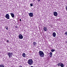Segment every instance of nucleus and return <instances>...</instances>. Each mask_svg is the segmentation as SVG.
Wrapping results in <instances>:
<instances>
[{
    "instance_id": "1",
    "label": "nucleus",
    "mask_w": 67,
    "mask_h": 67,
    "mask_svg": "<svg viewBox=\"0 0 67 67\" xmlns=\"http://www.w3.org/2000/svg\"><path fill=\"white\" fill-rule=\"evenodd\" d=\"M27 63L29 65H32L33 63V61L32 59H29L28 60L27 62Z\"/></svg>"
},
{
    "instance_id": "2",
    "label": "nucleus",
    "mask_w": 67,
    "mask_h": 67,
    "mask_svg": "<svg viewBox=\"0 0 67 67\" xmlns=\"http://www.w3.org/2000/svg\"><path fill=\"white\" fill-rule=\"evenodd\" d=\"M39 53V55L40 57H43L44 56V53L43 51H39L38 52Z\"/></svg>"
},
{
    "instance_id": "3",
    "label": "nucleus",
    "mask_w": 67,
    "mask_h": 67,
    "mask_svg": "<svg viewBox=\"0 0 67 67\" xmlns=\"http://www.w3.org/2000/svg\"><path fill=\"white\" fill-rule=\"evenodd\" d=\"M7 54L9 56V57L10 58L11 57H12V55H13V53L11 52H8L7 53Z\"/></svg>"
},
{
    "instance_id": "4",
    "label": "nucleus",
    "mask_w": 67,
    "mask_h": 67,
    "mask_svg": "<svg viewBox=\"0 0 67 67\" xmlns=\"http://www.w3.org/2000/svg\"><path fill=\"white\" fill-rule=\"evenodd\" d=\"M5 17L7 19H10V16L8 14H7L5 15Z\"/></svg>"
},
{
    "instance_id": "5",
    "label": "nucleus",
    "mask_w": 67,
    "mask_h": 67,
    "mask_svg": "<svg viewBox=\"0 0 67 67\" xmlns=\"http://www.w3.org/2000/svg\"><path fill=\"white\" fill-rule=\"evenodd\" d=\"M18 37L20 39H22V38H23V36L22 35H21V34H19L18 36Z\"/></svg>"
},
{
    "instance_id": "6",
    "label": "nucleus",
    "mask_w": 67,
    "mask_h": 67,
    "mask_svg": "<svg viewBox=\"0 0 67 67\" xmlns=\"http://www.w3.org/2000/svg\"><path fill=\"white\" fill-rule=\"evenodd\" d=\"M53 15H54V16H57L58 15V14L57 13V12H53Z\"/></svg>"
},
{
    "instance_id": "7",
    "label": "nucleus",
    "mask_w": 67,
    "mask_h": 67,
    "mask_svg": "<svg viewBox=\"0 0 67 67\" xmlns=\"http://www.w3.org/2000/svg\"><path fill=\"white\" fill-rule=\"evenodd\" d=\"M28 14L29 15V16H30V17H32L33 16V13H29Z\"/></svg>"
},
{
    "instance_id": "8",
    "label": "nucleus",
    "mask_w": 67,
    "mask_h": 67,
    "mask_svg": "<svg viewBox=\"0 0 67 67\" xmlns=\"http://www.w3.org/2000/svg\"><path fill=\"white\" fill-rule=\"evenodd\" d=\"M43 30L44 31H46H46H47V27H44L43 28Z\"/></svg>"
},
{
    "instance_id": "9",
    "label": "nucleus",
    "mask_w": 67,
    "mask_h": 67,
    "mask_svg": "<svg viewBox=\"0 0 67 67\" xmlns=\"http://www.w3.org/2000/svg\"><path fill=\"white\" fill-rule=\"evenodd\" d=\"M36 44H37V43H36V42H34L33 43V45L34 46H35V47H36Z\"/></svg>"
},
{
    "instance_id": "10",
    "label": "nucleus",
    "mask_w": 67,
    "mask_h": 67,
    "mask_svg": "<svg viewBox=\"0 0 67 67\" xmlns=\"http://www.w3.org/2000/svg\"><path fill=\"white\" fill-rule=\"evenodd\" d=\"M10 15H11V16H12V18H14V15L13 13H10Z\"/></svg>"
},
{
    "instance_id": "11",
    "label": "nucleus",
    "mask_w": 67,
    "mask_h": 67,
    "mask_svg": "<svg viewBox=\"0 0 67 67\" xmlns=\"http://www.w3.org/2000/svg\"><path fill=\"white\" fill-rule=\"evenodd\" d=\"M22 56L23 57H26V54L25 53H23L22 54Z\"/></svg>"
},
{
    "instance_id": "12",
    "label": "nucleus",
    "mask_w": 67,
    "mask_h": 67,
    "mask_svg": "<svg viewBox=\"0 0 67 67\" xmlns=\"http://www.w3.org/2000/svg\"><path fill=\"white\" fill-rule=\"evenodd\" d=\"M52 35L53 37H55L56 36V34L55 32H54L53 33Z\"/></svg>"
},
{
    "instance_id": "13",
    "label": "nucleus",
    "mask_w": 67,
    "mask_h": 67,
    "mask_svg": "<svg viewBox=\"0 0 67 67\" xmlns=\"http://www.w3.org/2000/svg\"><path fill=\"white\" fill-rule=\"evenodd\" d=\"M62 63L61 62L59 63L57 65V66H60L61 65V64H62Z\"/></svg>"
},
{
    "instance_id": "14",
    "label": "nucleus",
    "mask_w": 67,
    "mask_h": 67,
    "mask_svg": "<svg viewBox=\"0 0 67 67\" xmlns=\"http://www.w3.org/2000/svg\"><path fill=\"white\" fill-rule=\"evenodd\" d=\"M0 67H4V65L3 64H2L0 65Z\"/></svg>"
},
{
    "instance_id": "15",
    "label": "nucleus",
    "mask_w": 67,
    "mask_h": 67,
    "mask_svg": "<svg viewBox=\"0 0 67 67\" xmlns=\"http://www.w3.org/2000/svg\"><path fill=\"white\" fill-rule=\"evenodd\" d=\"M60 66L61 67H64V64H63V63H62L60 65Z\"/></svg>"
},
{
    "instance_id": "16",
    "label": "nucleus",
    "mask_w": 67,
    "mask_h": 67,
    "mask_svg": "<svg viewBox=\"0 0 67 67\" xmlns=\"http://www.w3.org/2000/svg\"><path fill=\"white\" fill-rule=\"evenodd\" d=\"M51 51L52 52H55V49H52Z\"/></svg>"
},
{
    "instance_id": "17",
    "label": "nucleus",
    "mask_w": 67,
    "mask_h": 67,
    "mask_svg": "<svg viewBox=\"0 0 67 67\" xmlns=\"http://www.w3.org/2000/svg\"><path fill=\"white\" fill-rule=\"evenodd\" d=\"M5 27L6 30H8V27L6 26Z\"/></svg>"
},
{
    "instance_id": "18",
    "label": "nucleus",
    "mask_w": 67,
    "mask_h": 67,
    "mask_svg": "<svg viewBox=\"0 0 67 67\" xmlns=\"http://www.w3.org/2000/svg\"><path fill=\"white\" fill-rule=\"evenodd\" d=\"M64 34H65V35H67V31L65 32V33H64Z\"/></svg>"
},
{
    "instance_id": "19",
    "label": "nucleus",
    "mask_w": 67,
    "mask_h": 67,
    "mask_svg": "<svg viewBox=\"0 0 67 67\" xmlns=\"http://www.w3.org/2000/svg\"><path fill=\"white\" fill-rule=\"evenodd\" d=\"M50 55H53L52 52H50Z\"/></svg>"
},
{
    "instance_id": "20",
    "label": "nucleus",
    "mask_w": 67,
    "mask_h": 67,
    "mask_svg": "<svg viewBox=\"0 0 67 67\" xmlns=\"http://www.w3.org/2000/svg\"><path fill=\"white\" fill-rule=\"evenodd\" d=\"M30 5L31 7H32V6H33V4L32 3L30 4Z\"/></svg>"
},
{
    "instance_id": "21",
    "label": "nucleus",
    "mask_w": 67,
    "mask_h": 67,
    "mask_svg": "<svg viewBox=\"0 0 67 67\" xmlns=\"http://www.w3.org/2000/svg\"><path fill=\"white\" fill-rule=\"evenodd\" d=\"M65 9L66 11H67V6H65Z\"/></svg>"
},
{
    "instance_id": "22",
    "label": "nucleus",
    "mask_w": 67,
    "mask_h": 67,
    "mask_svg": "<svg viewBox=\"0 0 67 67\" xmlns=\"http://www.w3.org/2000/svg\"><path fill=\"white\" fill-rule=\"evenodd\" d=\"M15 27L16 28H18V27L17 26H16Z\"/></svg>"
},
{
    "instance_id": "23",
    "label": "nucleus",
    "mask_w": 67,
    "mask_h": 67,
    "mask_svg": "<svg viewBox=\"0 0 67 67\" xmlns=\"http://www.w3.org/2000/svg\"><path fill=\"white\" fill-rule=\"evenodd\" d=\"M19 21H20V22H21V19H20Z\"/></svg>"
},
{
    "instance_id": "24",
    "label": "nucleus",
    "mask_w": 67,
    "mask_h": 67,
    "mask_svg": "<svg viewBox=\"0 0 67 67\" xmlns=\"http://www.w3.org/2000/svg\"><path fill=\"white\" fill-rule=\"evenodd\" d=\"M39 2L40 1H41V0H37Z\"/></svg>"
},
{
    "instance_id": "25",
    "label": "nucleus",
    "mask_w": 67,
    "mask_h": 67,
    "mask_svg": "<svg viewBox=\"0 0 67 67\" xmlns=\"http://www.w3.org/2000/svg\"><path fill=\"white\" fill-rule=\"evenodd\" d=\"M7 42H9V40H7Z\"/></svg>"
},
{
    "instance_id": "26",
    "label": "nucleus",
    "mask_w": 67,
    "mask_h": 67,
    "mask_svg": "<svg viewBox=\"0 0 67 67\" xmlns=\"http://www.w3.org/2000/svg\"><path fill=\"white\" fill-rule=\"evenodd\" d=\"M49 57H52V55H51V56L50 55Z\"/></svg>"
},
{
    "instance_id": "27",
    "label": "nucleus",
    "mask_w": 67,
    "mask_h": 67,
    "mask_svg": "<svg viewBox=\"0 0 67 67\" xmlns=\"http://www.w3.org/2000/svg\"><path fill=\"white\" fill-rule=\"evenodd\" d=\"M30 67H34L33 66H31Z\"/></svg>"
}]
</instances>
